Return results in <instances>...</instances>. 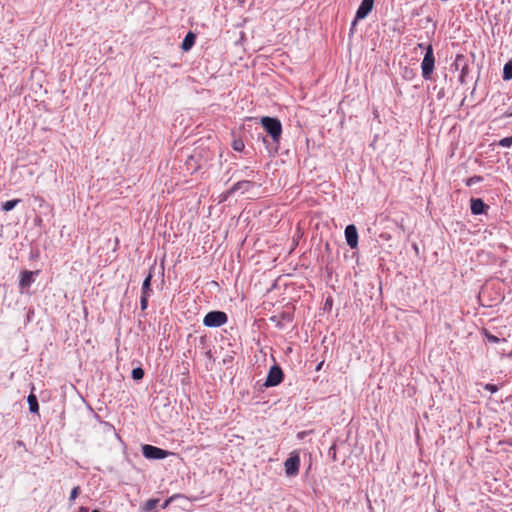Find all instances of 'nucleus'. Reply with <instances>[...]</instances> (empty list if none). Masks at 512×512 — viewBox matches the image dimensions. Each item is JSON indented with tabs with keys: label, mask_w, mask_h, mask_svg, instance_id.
Here are the masks:
<instances>
[{
	"label": "nucleus",
	"mask_w": 512,
	"mask_h": 512,
	"mask_svg": "<svg viewBox=\"0 0 512 512\" xmlns=\"http://www.w3.org/2000/svg\"><path fill=\"white\" fill-rule=\"evenodd\" d=\"M512 145V136L502 138L499 141V146L501 147H510Z\"/></svg>",
	"instance_id": "nucleus-26"
},
{
	"label": "nucleus",
	"mask_w": 512,
	"mask_h": 512,
	"mask_svg": "<svg viewBox=\"0 0 512 512\" xmlns=\"http://www.w3.org/2000/svg\"><path fill=\"white\" fill-rule=\"evenodd\" d=\"M374 0H362L355 14V19L352 22V26H355L358 20L365 19L368 14L372 11Z\"/></svg>",
	"instance_id": "nucleus-7"
},
{
	"label": "nucleus",
	"mask_w": 512,
	"mask_h": 512,
	"mask_svg": "<svg viewBox=\"0 0 512 512\" xmlns=\"http://www.w3.org/2000/svg\"><path fill=\"white\" fill-rule=\"evenodd\" d=\"M483 181V177L480 175H474L472 177H469L465 180V185L468 187H471L477 183H480Z\"/></svg>",
	"instance_id": "nucleus-23"
},
{
	"label": "nucleus",
	"mask_w": 512,
	"mask_h": 512,
	"mask_svg": "<svg viewBox=\"0 0 512 512\" xmlns=\"http://www.w3.org/2000/svg\"><path fill=\"white\" fill-rule=\"evenodd\" d=\"M142 454L146 459L150 460H161L165 459L167 456L171 454L168 450H164L157 446H153L150 444H145L142 446Z\"/></svg>",
	"instance_id": "nucleus-4"
},
{
	"label": "nucleus",
	"mask_w": 512,
	"mask_h": 512,
	"mask_svg": "<svg viewBox=\"0 0 512 512\" xmlns=\"http://www.w3.org/2000/svg\"><path fill=\"white\" fill-rule=\"evenodd\" d=\"M260 123L266 133L271 137V143L263 138V142L265 143L268 152L270 154L277 153L282 135L281 121L276 117L263 116L260 119Z\"/></svg>",
	"instance_id": "nucleus-1"
},
{
	"label": "nucleus",
	"mask_w": 512,
	"mask_h": 512,
	"mask_svg": "<svg viewBox=\"0 0 512 512\" xmlns=\"http://www.w3.org/2000/svg\"><path fill=\"white\" fill-rule=\"evenodd\" d=\"M101 427H102V431L104 433H112L114 434L116 437H118V434L116 433V430L114 428V426L112 424H110L109 422H106V421H101Z\"/></svg>",
	"instance_id": "nucleus-21"
},
{
	"label": "nucleus",
	"mask_w": 512,
	"mask_h": 512,
	"mask_svg": "<svg viewBox=\"0 0 512 512\" xmlns=\"http://www.w3.org/2000/svg\"><path fill=\"white\" fill-rule=\"evenodd\" d=\"M323 363H324V362L322 361V362H320V363L316 366V371L321 370V368H322V366H323Z\"/></svg>",
	"instance_id": "nucleus-34"
},
{
	"label": "nucleus",
	"mask_w": 512,
	"mask_h": 512,
	"mask_svg": "<svg viewBox=\"0 0 512 512\" xmlns=\"http://www.w3.org/2000/svg\"><path fill=\"white\" fill-rule=\"evenodd\" d=\"M27 402L29 406V411L31 413L37 414L39 412V403L37 396L34 393H30L27 397Z\"/></svg>",
	"instance_id": "nucleus-15"
},
{
	"label": "nucleus",
	"mask_w": 512,
	"mask_h": 512,
	"mask_svg": "<svg viewBox=\"0 0 512 512\" xmlns=\"http://www.w3.org/2000/svg\"><path fill=\"white\" fill-rule=\"evenodd\" d=\"M79 493H80V487L75 486L70 492L69 501H71V502L74 501L78 497Z\"/></svg>",
	"instance_id": "nucleus-27"
},
{
	"label": "nucleus",
	"mask_w": 512,
	"mask_h": 512,
	"mask_svg": "<svg viewBox=\"0 0 512 512\" xmlns=\"http://www.w3.org/2000/svg\"><path fill=\"white\" fill-rule=\"evenodd\" d=\"M503 117H506V118L512 117V111H506V112L503 114Z\"/></svg>",
	"instance_id": "nucleus-32"
},
{
	"label": "nucleus",
	"mask_w": 512,
	"mask_h": 512,
	"mask_svg": "<svg viewBox=\"0 0 512 512\" xmlns=\"http://www.w3.org/2000/svg\"><path fill=\"white\" fill-rule=\"evenodd\" d=\"M228 321V316L225 312L220 310H213L208 312L203 319V325L209 328H217Z\"/></svg>",
	"instance_id": "nucleus-3"
},
{
	"label": "nucleus",
	"mask_w": 512,
	"mask_h": 512,
	"mask_svg": "<svg viewBox=\"0 0 512 512\" xmlns=\"http://www.w3.org/2000/svg\"><path fill=\"white\" fill-rule=\"evenodd\" d=\"M153 272L154 267H150L148 274L146 275L145 279L143 280L142 287H141V295L145 296H151L152 294V288H151V281L153 278Z\"/></svg>",
	"instance_id": "nucleus-13"
},
{
	"label": "nucleus",
	"mask_w": 512,
	"mask_h": 512,
	"mask_svg": "<svg viewBox=\"0 0 512 512\" xmlns=\"http://www.w3.org/2000/svg\"><path fill=\"white\" fill-rule=\"evenodd\" d=\"M283 379L284 373L282 368L279 365L275 364L270 367L264 386L275 387L279 385L283 381Z\"/></svg>",
	"instance_id": "nucleus-5"
},
{
	"label": "nucleus",
	"mask_w": 512,
	"mask_h": 512,
	"mask_svg": "<svg viewBox=\"0 0 512 512\" xmlns=\"http://www.w3.org/2000/svg\"><path fill=\"white\" fill-rule=\"evenodd\" d=\"M256 186L252 180H239L236 182L228 191L229 194H233L237 191H241L243 194L250 192Z\"/></svg>",
	"instance_id": "nucleus-9"
},
{
	"label": "nucleus",
	"mask_w": 512,
	"mask_h": 512,
	"mask_svg": "<svg viewBox=\"0 0 512 512\" xmlns=\"http://www.w3.org/2000/svg\"><path fill=\"white\" fill-rule=\"evenodd\" d=\"M285 473L288 477L296 476L300 467V456L297 452H292L284 462Z\"/></svg>",
	"instance_id": "nucleus-6"
},
{
	"label": "nucleus",
	"mask_w": 512,
	"mask_h": 512,
	"mask_svg": "<svg viewBox=\"0 0 512 512\" xmlns=\"http://www.w3.org/2000/svg\"><path fill=\"white\" fill-rule=\"evenodd\" d=\"M173 498L170 497L168 499H166L162 504H161V508L162 509H165L166 507H168V505L172 502Z\"/></svg>",
	"instance_id": "nucleus-31"
},
{
	"label": "nucleus",
	"mask_w": 512,
	"mask_h": 512,
	"mask_svg": "<svg viewBox=\"0 0 512 512\" xmlns=\"http://www.w3.org/2000/svg\"><path fill=\"white\" fill-rule=\"evenodd\" d=\"M232 148L237 152H241L244 150L245 144L242 139H235L232 142Z\"/></svg>",
	"instance_id": "nucleus-25"
},
{
	"label": "nucleus",
	"mask_w": 512,
	"mask_h": 512,
	"mask_svg": "<svg viewBox=\"0 0 512 512\" xmlns=\"http://www.w3.org/2000/svg\"><path fill=\"white\" fill-rule=\"evenodd\" d=\"M502 78L504 81H509L512 79V61L505 63L503 67Z\"/></svg>",
	"instance_id": "nucleus-19"
},
{
	"label": "nucleus",
	"mask_w": 512,
	"mask_h": 512,
	"mask_svg": "<svg viewBox=\"0 0 512 512\" xmlns=\"http://www.w3.org/2000/svg\"><path fill=\"white\" fill-rule=\"evenodd\" d=\"M468 74H469V65L467 64L465 67H463L460 70L459 82L461 84H465L466 83V79H467Z\"/></svg>",
	"instance_id": "nucleus-24"
},
{
	"label": "nucleus",
	"mask_w": 512,
	"mask_h": 512,
	"mask_svg": "<svg viewBox=\"0 0 512 512\" xmlns=\"http://www.w3.org/2000/svg\"><path fill=\"white\" fill-rule=\"evenodd\" d=\"M293 320V316L289 312H283L280 315H274L270 318V321L275 323L276 327L283 329L284 322L290 323Z\"/></svg>",
	"instance_id": "nucleus-12"
},
{
	"label": "nucleus",
	"mask_w": 512,
	"mask_h": 512,
	"mask_svg": "<svg viewBox=\"0 0 512 512\" xmlns=\"http://www.w3.org/2000/svg\"><path fill=\"white\" fill-rule=\"evenodd\" d=\"M468 64L467 58L463 54H457L454 62L452 63V67L455 70H461Z\"/></svg>",
	"instance_id": "nucleus-16"
},
{
	"label": "nucleus",
	"mask_w": 512,
	"mask_h": 512,
	"mask_svg": "<svg viewBox=\"0 0 512 512\" xmlns=\"http://www.w3.org/2000/svg\"><path fill=\"white\" fill-rule=\"evenodd\" d=\"M19 202H21V199L8 200V201L2 203L1 208L3 211L9 212V211L13 210Z\"/></svg>",
	"instance_id": "nucleus-20"
},
{
	"label": "nucleus",
	"mask_w": 512,
	"mask_h": 512,
	"mask_svg": "<svg viewBox=\"0 0 512 512\" xmlns=\"http://www.w3.org/2000/svg\"><path fill=\"white\" fill-rule=\"evenodd\" d=\"M484 390L489 391L490 393H496L499 388L495 384L487 383L484 385Z\"/></svg>",
	"instance_id": "nucleus-30"
},
{
	"label": "nucleus",
	"mask_w": 512,
	"mask_h": 512,
	"mask_svg": "<svg viewBox=\"0 0 512 512\" xmlns=\"http://www.w3.org/2000/svg\"><path fill=\"white\" fill-rule=\"evenodd\" d=\"M149 297L150 296L141 295V297H140V306H141V310L142 311H145L147 309Z\"/></svg>",
	"instance_id": "nucleus-28"
},
{
	"label": "nucleus",
	"mask_w": 512,
	"mask_h": 512,
	"mask_svg": "<svg viewBox=\"0 0 512 512\" xmlns=\"http://www.w3.org/2000/svg\"><path fill=\"white\" fill-rule=\"evenodd\" d=\"M240 2H243V0H239Z\"/></svg>",
	"instance_id": "nucleus-37"
},
{
	"label": "nucleus",
	"mask_w": 512,
	"mask_h": 512,
	"mask_svg": "<svg viewBox=\"0 0 512 512\" xmlns=\"http://www.w3.org/2000/svg\"><path fill=\"white\" fill-rule=\"evenodd\" d=\"M144 374H145V372H144L143 368H141V367H136V368H133V369H132L131 377H132L134 380L139 381V380L143 379Z\"/></svg>",
	"instance_id": "nucleus-22"
},
{
	"label": "nucleus",
	"mask_w": 512,
	"mask_h": 512,
	"mask_svg": "<svg viewBox=\"0 0 512 512\" xmlns=\"http://www.w3.org/2000/svg\"><path fill=\"white\" fill-rule=\"evenodd\" d=\"M92 512H99V510H97V509H94V510H93Z\"/></svg>",
	"instance_id": "nucleus-36"
},
{
	"label": "nucleus",
	"mask_w": 512,
	"mask_h": 512,
	"mask_svg": "<svg viewBox=\"0 0 512 512\" xmlns=\"http://www.w3.org/2000/svg\"><path fill=\"white\" fill-rule=\"evenodd\" d=\"M160 500L157 498L147 500L144 505L141 507L142 512H154L155 508L158 506Z\"/></svg>",
	"instance_id": "nucleus-17"
},
{
	"label": "nucleus",
	"mask_w": 512,
	"mask_h": 512,
	"mask_svg": "<svg viewBox=\"0 0 512 512\" xmlns=\"http://www.w3.org/2000/svg\"><path fill=\"white\" fill-rule=\"evenodd\" d=\"M418 47H419L420 49H425V50H426V47H427V46H425L423 43H419V44H418Z\"/></svg>",
	"instance_id": "nucleus-35"
},
{
	"label": "nucleus",
	"mask_w": 512,
	"mask_h": 512,
	"mask_svg": "<svg viewBox=\"0 0 512 512\" xmlns=\"http://www.w3.org/2000/svg\"><path fill=\"white\" fill-rule=\"evenodd\" d=\"M79 512H89V509L87 507H80Z\"/></svg>",
	"instance_id": "nucleus-33"
},
{
	"label": "nucleus",
	"mask_w": 512,
	"mask_h": 512,
	"mask_svg": "<svg viewBox=\"0 0 512 512\" xmlns=\"http://www.w3.org/2000/svg\"><path fill=\"white\" fill-rule=\"evenodd\" d=\"M236 173L239 174V176L241 177H247L251 179H254L256 176H258V172L251 169L248 166H244L243 168L239 169Z\"/></svg>",
	"instance_id": "nucleus-18"
},
{
	"label": "nucleus",
	"mask_w": 512,
	"mask_h": 512,
	"mask_svg": "<svg viewBox=\"0 0 512 512\" xmlns=\"http://www.w3.org/2000/svg\"><path fill=\"white\" fill-rule=\"evenodd\" d=\"M434 67H435V57H434L433 47L431 44H428L426 47V52L424 54V58L421 62L422 77L425 80L431 79V75L434 71Z\"/></svg>",
	"instance_id": "nucleus-2"
},
{
	"label": "nucleus",
	"mask_w": 512,
	"mask_h": 512,
	"mask_svg": "<svg viewBox=\"0 0 512 512\" xmlns=\"http://www.w3.org/2000/svg\"><path fill=\"white\" fill-rule=\"evenodd\" d=\"M470 209L473 215H482L487 213L489 206L481 198H471Z\"/></svg>",
	"instance_id": "nucleus-10"
},
{
	"label": "nucleus",
	"mask_w": 512,
	"mask_h": 512,
	"mask_svg": "<svg viewBox=\"0 0 512 512\" xmlns=\"http://www.w3.org/2000/svg\"><path fill=\"white\" fill-rule=\"evenodd\" d=\"M195 40L196 35L193 32L189 31L182 41L181 49L185 52L189 51L194 46Z\"/></svg>",
	"instance_id": "nucleus-14"
},
{
	"label": "nucleus",
	"mask_w": 512,
	"mask_h": 512,
	"mask_svg": "<svg viewBox=\"0 0 512 512\" xmlns=\"http://www.w3.org/2000/svg\"><path fill=\"white\" fill-rule=\"evenodd\" d=\"M345 240L347 245L354 249L358 246V231L355 225L350 224L345 228Z\"/></svg>",
	"instance_id": "nucleus-8"
},
{
	"label": "nucleus",
	"mask_w": 512,
	"mask_h": 512,
	"mask_svg": "<svg viewBox=\"0 0 512 512\" xmlns=\"http://www.w3.org/2000/svg\"><path fill=\"white\" fill-rule=\"evenodd\" d=\"M37 273H38L37 271L33 272V271H28V270L21 273L20 280H19V288L21 291L29 288L32 285V283L35 281L34 276Z\"/></svg>",
	"instance_id": "nucleus-11"
},
{
	"label": "nucleus",
	"mask_w": 512,
	"mask_h": 512,
	"mask_svg": "<svg viewBox=\"0 0 512 512\" xmlns=\"http://www.w3.org/2000/svg\"><path fill=\"white\" fill-rule=\"evenodd\" d=\"M485 337L490 343H499L500 342V338H498L497 336H495L487 331L485 332Z\"/></svg>",
	"instance_id": "nucleus-29"
}]
</instances>
